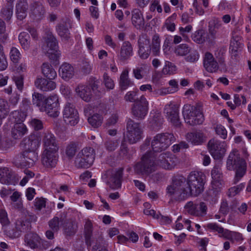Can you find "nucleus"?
Wrapping results in <instances>:
<instances>
[{"label": "nucleus", "mask_w": 251, "mask_h": 251, "mask_svg": "<svg viewBox=\"0 0 251 251\" xmlns=\"http://www.w3.org/2000/svg\"><path fill=\"white\" fill-rule=\"evenodd\" d=\"M31 227L30 223L26 219H19L16 222L15 228L19 231L20 234L22 232H26L30 230Z\"/></svg>", "instance_id": "nucleus-37"}, {"label": "nucleus", "mask_w": 251, "mask_h": 251, "mask_svg": "<svg viewBox=\"0 0 251 251\" xmlns=\"http://www.w3.org/2000/svg\"><path fill=\"white\" fill-rule=\"evenodd\" d=\"M26 117L25 112L21 111H15L13 112V117L15 119L16 123H20L24 122Z\"/></svg>", "instance_id": "nucleus-59"}, {"label": "nucleus", "mask_w": 251, "mask_h": 251, "mask_svg": "<svg viewBox=\"0 0 251 251\" xmlns=\"http://www.w3.org/2000/svg\"><path fill=\"white\" fill-rule=\"evenodd\" d=\"M131 22L137 29L144 27L145 22L141 11L138 9H134L132 11Z\"/></svg>", "instance_id": "nucleus-29"}, {"label": "nucleus", "mask_w": 251, "mask_h": 251, "mask_svg": "<svg viewBox=\"0 0 251 251\" xmlns=\"http://www.w3.org/2000/svg\"><path fill=\"white\" fill-rule=\"evenodd\" d=\"M226 167L228 170H235V176L233 180L234 184L237 183L246 172V161L240 157L237 150H233L229 154L226 161Z\"/></svg>", "instance_id": "nucleus-3"}, {"label": "nucleus", "mask_w": 251, "mask_h": 251, "mask_svg": "<svg viewBox=\"0 0 251 251\" xmlns=\"http://www.w3.org/2000/svg\"><path fill=\"white\" fill-rule=\"evenodd\" d=\"M21 54L20 51L15 47H12L10 52V57L14 63H18L21 58Z\"/></svg>", "instance_id": "nucleus-58"}, {"label": "nucleus", "mask_w": 251, "mask_h": 251, "mask_svg": "<svg viewBox=\"0 0 251 251\" xmlns=\"http://www.w3.org/2000/svg\"><path fill=\"white\" fill-rule=\"evenodd\" d=\"M119 154L123 157L126 159L130 158V155L128 153V149L127 148V144L125 141H123L122 142L119 151Z\"/></svg>", "instance_id": "nucleus-61"}, {"label": "nucleus", "mask_w": 251, "mask_h": 251, "mask_svg": "<svg viewBox=\"0 0 251 251\" xmlns=\"http://www.w3.org/2000/svg\"><path fill=\"white\" fill-rule=\"evenodd\" d=\"M187 140L194 145H200L204 142L203 134L201 132H189L186 134Z\"/></svg>", "instance_id": "nucleus-33"}, {"label": "nucleus", "mask_w": 251, "mask_h": 251, "mask_svg": "<svg viewBox=\"0 0 251 251\" xmlns=\"http://www.w3.org/2000/svg\"><path fill=\"white\" fill-rule=\"evenodd\" d=\"M207 33L203 29H199L192 34V40L198 44L203 43L207 38Z\"/></svg>", "instance_id": "nucleus-39"}, {"label": "nucleus", "mask_w": 251, "mask_h": 251, "mask_svg": "<svg viewBox=\"0 0 251 251\" xmlns=\"http://www.w3.org/2000/svg\"><path fill=\"white\" fill-rule=\"evenodd\" d=\"M155 153L148 151L141 158V161L136 163L134 166V171L138 175L149 176L155 171L156 165L154 161Z\"/></svg>", "instance_id": "nucleus-4"}, {"label": "nucleus", "mask_w": 251, "mask_h": 251, "mask_svg": "<svg viewBox=\"0 0 251 251\" xmlns=\"http://www.w3.org/2000/svg\"><path fill=\"white\" fill-rule=\"evenodd\" d=\"M5 234L11 238H16L19 237L21 235L17 229L15 228H11L5 227L4 229Z\"/></svg>", "instance_id": "nucleus-64"}, {"label": "nucleus", "mask_w": 251, "mask_h": 251, "mask_svg": "<svg viewBox=\"0 0 251 251\" xmlns=\"http://www.w3.org/2000/svg\"><path fill=\"white\" fill-rule=\"evenodd\" d=\"M208 149L214 159H220L223 157L226 151L225 142H221L212 139L208 143Z\"/></svg>", "instance_id": "nucleus-13"}, {"label": "nucleus", "mask_w": 251, "mask_h": 251, "mask_svg": "<svg viewBox=\"0 0 251 251\" xmlns=\"http://www.w3.org/2000/svg\"><path fill=\"white\" fill-rule=\"evenodd\" d=\"M119 87L121 90L124 91L129 86L133 85V83L128 77V70L126 69L121 73L119 82Z\"/></svg>", "instance_id": "nucleus-32"}, {"label": "nucleus", "mask_w": 251, "mask_h": 251, "mask_svg": "<svg viewBox=\"0 0 251 251\" xmlns=\"http://www.w3.org/2000/svg\"><path fill=\"white\" fill-rule=\"evenodd\" d=\"M71 27L70 21L68 19L62 20L56 26V31L62 40L68 41L70 38L69 28Z\"/></svg>", "instance_id": "nucleus-19"}, {"label": "nucleus", "mask_w": 251, "mask_h": 251, "mask_svg": "<svg viewBox=\"0 0 251 251\" xmlns=\"http://www.w3.org/2000/svg\"><path fill=\"white\" fill-rule=\"evenodd\" d=\"M19 40L25 50H28L30 47V37L26 32H22L19 35Z\"/></svg>", "instance_id": "nucleus-40"}, {"label": "nucleus", "mask_w": 251, "mask_h": 251, "mask_svg": "<svg viewBox=\"0 0 251 251\" xmlns=\"http://www.w3.org/2000/svg\"><path fill=\"white\" fill-rule=\"evenodd\" d=\"M133 55V47L129 41H125L123 43L118 59L121 61H125L128 59Z\"/></svg>", "instance_id": "nucleus-23"}, {"label": "nucleus", "mask_w": 251, "mask_h": 251, "mask_svg": "<svg viewBox=\"0 0 251 251\" xmlns=\"http://www.w3.org/2000/svg\"><path fill=\"white\" fill-rule=\"evenodd\" d=\"M219 194L218 190L214 188L209 190L207 192V200L212 203H216L218 201V196Z\"/></svg>", "instance_id": "nucleus-55"}, {"label": "nucleus", "mask_w": 251, "mask_h": 251, "mask_svg": "<svg viewBox=\"0 0 251 251\" xmlns=\"http://www.w3.org/2000/svg\"><path fill=\"white\" fill-rule=\"evenodd\" d=\"M9 112V109L7 101L0 97V118H5Z\"/></svg>", "instance_id": "nucleus-51"}, {"label": "nucleus", "mask_w": 251, "mask_h": 251, "mask_svg": "<svg viewBox=\"0 0 251 251\" xmlns=\"http://www.w3.org/2000/svg\"><path fill=\"white\" fill-rule=\"evenodd\" d=\"M45 100L44 96L41 94L35 92L32 94L33 104L40 108L44 105Z\"/></svg>", "instance_id": "nucleus-53"}, {"label": "nucleus", "mask_w": 251, "mask_h": 251, "mask_svg": "<svg viewBox=\"0 0 251 251\" xmlns=\"http://www.w3.org/2000/svg\"><path fill=\"white\" fill-rule=\"evenodd\" d=\"M123 168H119L113 171L108 177L106 184L112 189H117L121 187L123 174Z\"/></svg>", "instance_id": "nucleus-18"}, {"label": "nucleus", "mask_w": 251, "mask_h": 251, "mask_svg": "<svg viewBox=\"0 0 251 251\" xmlns=\"http://www.w3.org/2000/svg\"><path fill=\"white\" fill-rule=\"evenodd\" d=\"M155 163L161 168L171 170L174 168L177 163V158L170 152H166L159 154L158 156L155 154Z\"/></svg>", "instance_id": "nucleus-11"}, {"label": "nucleus", "mask_w": 251, "mask_h": 251, "mask_svg": "<svg viewBox=\"0 0 251 251\" xmlns=\"http://www.w3.org/2000/svg\"><path fill=\"white\" fill-rule=\"evenodd\" d=\"M44 32L43 39L47 44V49H45L46 53L50 59H56L59 55L58 52V46L57 40L50 28H45Z\"/></svg>", "instance_id": "nucleus-9"}, {"label": "nucleus", "mask_w": 251, "mask_h": 251, "mask_svg": "<svg viewBox=\"0 0 251 251\" xmlns=\"http://www.w3.org/2000/svg\"><path fill=\"white\" fill-rule=\"evenodd\" d=\"M191 48L186 44H181L175 49V53L177 56H185L190 52Z\"/></svg>", "instance_id": "nucleus-42"}, {"label": "nucleus", "mask_w": 251, "mask_h": 251, "mask_svg": "<svg viewBox=\"0 0 251 251\" xmlns=\"http://www.w3.org/2000/svg\"><path fill=\"white\" fill-rule=\"evenodd\" d=\"M78 114L76 115H73L70 116L64 117V121L67 125H70L71 126H74L76 125L78 122Z\"/></svg>", "instance_id": "nucleus-63"}, {"label": "nucleus", "mask_w": 251, "mask_h": 251, "mask_svg": "<svg viewBox=\"0 0 251 251\" xmlns=\"http://www.w3.org/2000/svg\"><path fill=\"white\" fill-rule=\"evenodd\" d=\"M126 127V137L129 143L134 144L141 139L143 130L140 123L129 119L127 121Z\"/></svg>", "instance_id": "nucleus-10"}, {"label": "nucleus", "mask_w": 251, "mask_h": 251, "mask_svg": "<svg viewBox=\"0 0 251 251\" xmlns=\"http://www.w3.org/2000/svg\"><path fill=\"white\" fill-rule=\"evenodd\" d=\"M138 54L142 59H147L151 52L154 56H158L160 50V40L157 34L152 38L151 43L150 38L147 34H141L138 40Z\"/></svg>", "instance_id": "nucleus-2"}, {"label": "nucleus", "mask_w": 251, "mask_h": 251, "mask_svg": "<svg viewBox=\"0 0 251 251\" xmlns=\"http://www.w3.org/2000/svg\"><path fill=\"white\" fill-rule=\"evenodd\" d=\"M164 113H166L168 120L176 127H179L181 125V122L179 117V106L177 104L173 102H170L164 107Z\"/></svg>", "instance_id": "nucleus-14"}, {"label": "nucleus", "mask_w": 251, "mask_h": 251, "mask_svg": "<svg viewBox=\"0 0 251 251\" xmlns=\"http://www.w3.org/2000/svg\"><path fill=\"white\" fill-rule=\"evenodd\" d=\"M175 141L176 138L172 133L165 132L156 134L151 143L153 152H161L166 150Z\"/></svg>", "instance_id": "nucleus-7"}, {"label": "nucleus", "mask_w": 251, "mask_h": 251, "mask_svg": "<svg viewBox=\"0 0 251 251\" xmlns=\"http://www.w3.org/2000/svg\"><path fill=\"white\" fill-rule=\"evenodd\" d=\"M100 82L96 77H91L89 80V85L90 89L96 95L100 96V92L99 90V85Z\"/></svg>", "instance_id": "nucleus-50"}, {"label": "nucleus", "mask_w": 251, "mask_h": 251, "mask_svg": "<svg viewBox=\"0 0 251 251\" xmlns=\"http://www.w3.org/2000/svg\"><path fill=\"white\" fill-rule=\"evenodd\" d=\"M88 122L90 125L95 128L100 126L103 122L102 115L99 114H95L88 118Z\"/></svg>", "instance_id": "nucleus-41"}, {"label": "nucleus", "mask_w": 251, "mask_h": 251, "mask_svg": "<svg viewBox=\"0 0 251 251\" xmlns=\"http://www.w3.org/2000/svg\"><path fill=\"white\" fill-rule=\"evenodd\" d=\"M149 111V102L144 96H142L132 105L131 112L138 120L144 119Z\"/></svg>", "instance_id": "nucleus-12"}, {"label": "nucleus", "mask_w": 251, "mask_h": 251, "mask_svg": "<svg viewBox=\"0 0 251 251\" xmlns=\"http://www.w3.org/2000/svg\"><path fill=\"white\" fill-rule=\"evenodd\" d=\"M42 72L45 77L52 80L57 76V73L52 66L48 63H44L42 66Z\"/></svg>", "instance_id": "nucleus-35"}, {"label": "nucleus", "mask_w": 251, "mask_h": 251, "mask_svg": "<svg viewBox=\"0 0 251 251\" xmlns=\"http://www.w3.org/2000/svg\"><path fill=\"white\" fill-rule=\"evenodd\" d=\"M41 136L44 150H58L56 139L53 133L46 130L43 132Z\"/></svg>", "instance_id": "nucleus-17"}, {"label": "nucleus", "mask_w": 251, "mask_h": 251, "mask_svg": "<svg viewBox=\"0 0 251 251\" xmlns=\"http://www.w3.org/2000/svg\"><path fill=\"white\" fill-rule=\"evenodd\" d=\"M36 88L43 91H50L54 90L56 86L55 82L42 77H37L34 82Z\"/></svg>", "instance_id": "nucleus-21"}, {"label": "nucleus", "mask_w": 251, "mask_h": 251, "mask_svg": "<svg viewBox=\"0 0 251 251\" xmlns=\"http://www.w3.org/2000/svg\"><path fill=\"white\" fill-rule=\"evenodd\" d=\"M57 107H59L58 98L56 95H53L47 98L45 100L44 105H42L40 108L49 109Z\"/></svg>", "instance_id": "nucleus-38"}, {"label": "nucleus", "mask_w": 251, "mask_h": 251, "mask_svg": "<svg viewBox=\"0 0 251 251\" xmlns=\"http://www.w3.org/2000/svg\"><path fill=\"white\" fill-rule=\"evenodd\" d=\"M182 114L185 122L191 126L201 124L204 121V116L198 104L194 106L186 104L183 106Z\"/></svg>", "instance_id": "nucleus-6"}, {"label": "nucleus", "mask_w": 251, "mask_h": 251, "mask_svg": "<svg viewBox=\"0 0 251 251\" xmlns=\"http://www.w3.org/2000/svg\"><path fill=\"white\" fill-rule=\"evenodd\" d=\"M152 115L149 120V126L152 129L158 130L162 126L164 120L161 114L158 112L152 113Z\"/></svg>", "instance_id": "nucleus-30"}, {"label": "nucleus", "mask_w": 251, "mask_h": 251, "mask_svg": "<svg viewBox=\"0 0 251 251\" xmlns=\"http://www.w3.org/2000/svg\"><path fill=\"white\" fill-rule=\"evenodd\" d=\"M234 33L233 34L232 40L230 43V47L240 49L243 47L241 37L238 35H235V31H234Z\"/></svg>", "instance_id": "nucleus-57"}, {"label": "nucleus", "mask_w": 251, "mask_h": 251, "mask_svg": "<svg viewBox=\"0 0 251 251\" xmlns=\"http://www.w3.org/2000/svg\"><path fill=\"white\" fill-rule=\"evenodd\" d=\"M176 70V65L172 62L166 61L162 71L164 75H172L174 74Z\"/></svg>", "instance_id": "nucleus-54"}, {"label": "nucleus", "mask_w": 251, "mask_h": 251, "mask_svg": "<svg viewBox=\"0 0 251 251\" xmlns=\"http://www.w3.org/2000/svg\"><path fill=\"white\" fill-rule=\"evenodd\" d=\"M2 17L6 20H9L13 15V5L11 3H7L1 10Z\"/></svg>", "instance_id": "nucleus-49"}, {"label": "nucleus", "mask_w": 251, "mask_h": 251, "mask_svg": "<svg viewBox=\"0 0 251 251\" xmlns=\"http://www.w3.org/2000/svg\"><path fill=\"white\" fill-rule=\"evenodd\" d=\"M148 66L146 64H142L139 67L133 70V74L134 77L137 79H142L144 74L146 73Z\"/></svg>", "instance_id": "nucleus-47"}, {"label": "nucleus", "mask_w": 251, "mask_h": 251, "mask_svg": "<svg viewBox=\"0 0 251 251\" xmlns=\"http://www.w3.org/2000/svg\"><path fill=\"white\" fill-rule=\"evenodd\" d=\"M184 208L190 215L198 217L199 212L197 208V203L192 201H188L185 205Z\"/></svg>", "instance_id": "nucleus-48"}, {"label": "nucleus", "mask_w": 251, "mask_h": 251, "mask_svg": "<svg viewBox=\"0 0 251 251\" xmlns=\"http://www.w3.org/2000/svg\"><path fill=\"white\" fill-rule=\"evenodd\" d=\"M211 176L216 181H220L222 180L223 175L221 169V163L219 162L216 164L211 171Z\"/></svg>", "instance_id": "nucleus-43"}, {"label": "nucleus", "mask_w": 251, "mask_h": 251, "mask_svg": "<svg viewBox=\"0 0 251 251\" xmlns=\"http://www.w3.org/2000/svg\"><path fill=\"white\" fill-rule=\"evenodd\" d=\"M245 187V184L244 183H240V184L230 188L228 189V196L230 197H232L238 194Z\"/></svg>", "instance_id": "nucleus-56"}, {"label": "nucleus", "mask_w": 251, "mask_h": 251, "mask_svg": "<svg viewBox=\"0 0 251 251\" xmlns=\"http://www.w3.org/2000/svg\"><path fill=\"white\" fill-rule=\"evenodd\" d=\"M19 180V177L10 169H0V182L5 185H16Z\"/></svg>", "instance_id": "nucleus-16"}, {"label": "nucleus", "mask_w": 251, "mask_h": 251, "mask_svg": "<svg viewBox=\"0 0 251 251\" xmlns=\"http://www.w3.org/2000/svg\"><path fill=\"white\" fill-rule=\"evenodd\" d=\"M119 142L117 140L107 139L104 143L105 149L109 151H114L118 146Z\"/></svg>", "instance_id": "nucleus-62"}, {"label": "nucleus", "mask_w": 251, "mask_h": 251, "mask_svg": "<svg viewBox=\"0 0 251 251\" xmlns=\"http://www.w3.org/2000/svg\"><path fill=\"white\" fill-rule=\"evenodd\" d=\"M41 238L35 233L29 232L25 236L24 241L25 245L31 249L38 248L40 246Z\"/></svg>", "instance_id": "nucleus-24"}, {"label": "nucleus", "mask_w": 251, "mask_h": 251, "mask_svg": "<svg viewBox=\"0 0 251 251\" xmlns=\"http://www.w3.org/2000/svg\"><path fill=\"white\" fill-rule=\"evenodd\" d=\"M203 66L209 72H216L219 69V65L212 53L206 52L203 59Z\"/></svg>", "instance_id": "nucleus-22"}, {"label": "nucleus", "mask_w": 251, "mask_h": 251, "mask_svg": "<svg viewBox=\"0 0 251 251\" xmlns=\"http://www.w3.org/2000/svg\"><path fill=\"white\" fill-rule=\"evenodd\" d=\"M96 156L95 150L90 147H86L79 151L75 161V165L78 168H88L94 163Z\"/></svg>", "instance_id": "nucleus-8"}, {"label": "nucleus", "mask_w": 251, "mask_h": 251, "mask_svg": "<svg viewBox=\"0 0 251 251\" xmlns=\"http://www.w3.org/2000/svg\"><path fill=\"white\" fill-rule=\"evenodd\" d=\"M38 155L36 151L27 150H25L17 156L20 163H26L28 166H33L38 160Z\"/></svg>", "instance_id": "nucleus-20"}, {"label": "nucleus", "mask_w": 251, "mask_h": 251, "mask_svg": "<svg viewBox=\"0 0 251 251\" xmlns=\"http://www.w3.org/2000/svg\"><path fill=\"white\" fill-rule=\"evenodd\" d=\"M59 75L65 81H68L72 78L75 74L74 69L70 64L64 63L59 70Z\"/></svg>", "instance_id": "nucleus-26"}, {"label": "nucleus", "mask_w": 251, "mask_h": 251, "mask_svg": "<svg viewBox=\"0 0 251 251\" xmlns=\"http://www.w3.org/2000/svg\"><path fill=\"white\" fill-rule=\"evenodd\" d=\"M63 225V230L66 235L72 236L75 233L77 230V226L75 222L64 220Z\"/></svg>", "instance_id": "nucleus-36"}, {"label": "nucleus", "mask_w": 251, "mask_h": 251, "mask_svg": "<svg viewBox=\"0 0 251 251\" xmlns=\"http://www.w3.org/2000/svg\"><path fill=\"white\" fill-rule=\"evenodd\" d=\"M64 219L58 217H54L49 222V226L51 230L54 232H57L60 228V223L63 225Z\"/></svg>", "instance_id": "nucleus-44"}, {"label": "nucleus", "mask_w": 251, "mask_h": 251, "mask_svg": "<svg viewBox=\"0 0 251 251\" xmlns=\"http://www.w3.org/2000/svg\"><path fill=\"white\" fill-rule=\"evenodd\" d=\"M92 231L93 225L91 221L89 219L85 220L84 233L86 243L88 245L92 246V251H108L107 245L100 235L93 237L92 240H91Z\"/></svg>", "instance_id": "nucleus-5"}, {"label": "nucleus", "mask_w": 251, "mask_h": 251, "mask_svg": "<svg viewBox=\"0 0 251 251\" xmlns=\"http://www.w3.org/2000/svg\"><path fill=\"white\" fill-rule=\"evenodd\" d=\"M58 150H44L41 156L42 165L47 168L55 167L58 161Z\"/></svg>", "instance_id": "nucleus-15"}, {"label": "nucleus", "mask_w": 251, "mask_h": 251, "mask_svg": "<svg viewBox=\"0 0 251 251\" xmlns=\"http://www.w3.org/2000/svg\"><path fill=\"white\" fill-rule=\"evenodd\" d=\"M75 92L77 95L84 101H90L92 98L91 90L88 86L79 84L75 88Z\"/></svg>", "instance_id": "nucleus-25"}, {"label": "nucleus", "mask_w": 251, "mask_h": 251, "mask_svg": "<svg viewBox=\"0 0 251 251\" xmlns=\"http://www.w3.org/2000/svg\"><path fill=\"white\" fill-rule=\"evenodd\" d=\"M25 150L36 151L40 146V141L34 136H30L28 139L23 141Z\"/></svg>", "instance_id": "nucleus-31"}, {"label": "nucleus", "mask_w": 251, "mask_h": 251, "mask_svg": "<svg viewBox=\"0 0 251 251\" xmlns=\"http://www.w3.org/2000/svg\"><path fill=\"white\" fill-rule=\"evenodd\" d=\"M176 14L174 13L166 19L164 26L166 27L168 30L173 32L176 29V25L174 21L176 19Z\"/></svg>", "instance_id": "nucleus-52"}, {"label": "nucleus", "mask_w": 251, "mask_h": 251, "mask_svg": "<svg viewBox=\"0 0 251 251\" xmlns=\"http://www.w3.org/2000/svg\"><path fill=\"white\" fill-rule=\"evenodd\" d=\"M27 129L22 123H15L12 129V136L15 139H19L26 134Z\"/></svg>", "instance_id": "nucleus-34"}, {"label": "nucleus", "mask_w": 251, "mask_h": 251, "mask_svg": "<svg viewBox=\"0 0 251 251\" xmlns=\"http://www.w3.org/2000/svg\"><path fill=\"white\" fill-rule=\"evenodd\" d=\"M77 150V145L74 142H71L66 147L65 154L67 157L71 159L76 154Z\"/></svg>", "instance_id": "nucleus-45"}, {"label": "nucleus", "mask_w": 251, "mask_h": 251, "mask_svg": "<svg viewBox=\"0 0 251 251\" xmlns=\"http://www.w3.org/2000/svg\"><path fill=\"white\" fill-rule=\"evenodd\" d=\"M77 114L78 112L73 103L69 102L66 103L63 112V117Z\"/></svg>", "instance_id": "nucleus-46"}, {"label": "nucleus", "mask_w": 251, "mask_h": 251, "mask_svg": "<svg viewBox=\"0 0 251 251\" xmlns=\"http://www.w3.org/2000/svg\"><path fill=\"white\" fill-rule=\"evenodd\" d=\"M45 13V8L40 2L35 1L31 6V16L35 20H41Z\"/></svg>", "instance_id": "nucleus-27"}, {"label": "nucleus", "mask_w": 251, "mask_h": 251, "mask_svg": "<svg viewBox=\"0 0 251 251\" xmlns=\"http://www.w3.org/2000/svg\"><path fill=\"white\" fill-rule=\"evenodd\" d=\"M204 175L201 172H192L187 181L182 176H176L167 188V193L175 200L181 201L191 196H198L204 189Z\"/></svg>", "instance_id": "nucleus-1"}, {"label": "nucleus", "mask_w": 251, "mask_h": 251, "mask_svg": "<svg viewBox=\"0 0 251 251\" xmlns=\"http://www.w3.org/2000/svg\"><path fill=\"white\" fill-rule=\"evenodd\" d=\"M28 8L26 0H18L16 6V14L19 20H23L26 17Z\"/></svg>", "instance_id": "nucleus-28"}, {"label": "nucleus", "mask_w": 251, "mask_h": 251, "mask_svg": "<svg viewBox=\"0 0 251 251\" xmlns=\"http://www.w3.org/2000/svg\"><path fill=\"white\" fill-rule=\"evenodd\" d=\"M103 82L107 89L112 90L114 89L115 86L114 81L106 73H104L103 75Z\"/></svg>", "instance_id": "nucleus-60"}]
</instances>
